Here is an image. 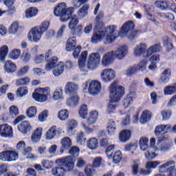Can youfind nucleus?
<instances>
[{"label":"nucleus","instance_id":"9b49d317","mask_svg":"<svg viewBox=\"0 0 176 176\" xmlns=\"http://www.w3.org/2000/svg\"><path fill=\"white\" fill-rule=\"evenodd\" d=\"M69 19V28L72 35L79 34L83 30V25L79 24V18L76 15H70Z\"/></svg>","mask_w":176,"mask_h":176},{"label":"nucleus","instance_id":"6ab92c4d","mask_svg":"<svg viewBox=\"0 0 176 176\" xmlns=\"http://www.w3.org/2000/svg\"><path fill=\"white\" fill-rule=\"evenodd\" d=\"M113 54H115L113 51H111L103 56L102 58V64L104 67H108V65H111V64L113 63Z\"/></svg>","mask_w":176,"mask_h":176},{"label":"nucleus","instance_id":"f8f14e48","mask_svg":"<svg viewBox=\"0 0 176 176\" xmlns=\"http://www.w3.org/2000/svg\"><path fill=\"white\" fill-rule=\"evenodd\" d=\"M175 162L170 160L160 166V173H168L167 176H176Z\"/></svg>","mask_w":176,"mask_h":176},{"label":"nucleus","instance_id":"4be33fe9","mask_svg":"<svg viewBox=\"0 0 176 176\" xmlns=\"http://www.w3.org/2000/svg\"><path fill=\"white\" fill-rule=\"evenodd\" d=\"M171 130V125H160L156 126L155 130V135H162V134H166L167 131H170Z\"/></svg>","mask_w":176,"mask_h":176},{"label":"nucleus","instance_id":"603ef678","mask_svg":"<svg viewBox=\"0 0 176 176\" xmlns=\"http://www.w3.org/2000/svg\"><path fill=\"white\" fill-rule=\"evenodd\" d=\"M9 50V48H8V46L3 45L0 48V57L1 61H5V58H6V56H8V52Z\"/></svg>","mask_w":176,"mask_h":176},{"label":"nucleus","instance_id":"c756f323","mask_svg":"<svg viewBox=\"0 0 176 176\" xmlns=\"http://www.w3.org/2000/svg\"><path fill=\"white\" fill-rule=\"evenodd\" d=\"M98 118V112L94 111L89 113L88 118L87 119V124L88 126H91L96 123L97 119Z\"/></svg>","mask_w":176,"mask_h":176},{"label":"nucleus","instance_id":"4c0bfd02","mask_svg":"<svg viewBox=\"0 0 176 176\" xmlns=\"http://www.w3.org/2000/svg\"><path fill=\"white\" fill-rule=\"evenodd\" d=\"M56 134H57L56 126H53L46 133L45 138L46 140H53V138L56 137Z\"/></svg>","mask_w":176,"mask_h":176},{"label":"nucleus","instance_id":"a19ab883","mask_svg":"<svg viewBox=\"0 0 176 176\" xmlns=\"http://www.w3.org/2000/svg\"><path fill=\"white\" fill-rule=\"evenodd\" d=\"M87 51L82 52L81 56L78 60V67L80 68H83L85 65H86V59L87 58Z\"/></svg>","mask_w":176,"mask_h":176},{"label":"nucleus","instance_id":"f257e3e1","mask_svg":"<svg viewBox=\"0 0 176 176\" xmlns=\"http://www.w3.org/2000/svg\"><path fill=\"white\" fill-rule=\"evenodd\" d=\"M102 17H104V12H100L96 18V30L91 38V43H94V45L102 41V38L105 36V32L107 33L105 43H112V42H113L119 35V31L116 30V25H110L106 29L104 28V23L100 21Z\"/></svg>","mask_w":176,"mask_h":176},{"label":"nucleus","instance_id":"0e129e2a","mask_svg":"<svg viewBox=\"0 0 176 176\" xmlns=\"http://www.w3.org/2000/svg\"><path fill=\"white\" fill-rule=\"evenodd\" d=\"M138 146V143H130L125 146V151H126V152H133V151L137 149Z\"/></svg>","mask_w":176,"mask_h":176},{"label":"nucleus","instance_id":"412c9836","mask_svg":"<svg viewBox=\"0 0 176 176\" xmlns=\"http://www.w3.org/2000/svg\"><path fill=\"white\" fill-rule=\"evenodd\" d=\"M159 52H162V46L160 44H155L148 48L146 55L144 56V58H148V57L152 56L153 53H159Z\"/></svg>","mask_w":176,"mask_h":176},{"label":"nucleus","instance_id":"7ed1b4c3","mask_svg":"<svg viewBox=\"0 0 176 176\" xmlns=\"http://www.w3.org/2000/svg\"><path fill=\"white\" fill-rule=\"evenodd\" d=\"M57 166L52 168V173L54 176H64L67 171L71 173L74 171L75 167V160L71 155L58 158L55 161Z\"/></svg>","mask_w":176,"mask_h":176},{"label":"nucleus","instance_id":"ea45409f","mask_svg":"<svg viewBox=\"0 0 176 176\" xmlns=\"http://www.w3.org/2000/svg\"><path fill=\"white\" fill-rule=\"evenodd\" d=\"M155 5L161 10H167L169 8L170 4L168 1H157L155 2Z\"/></svg>","mask_w":176,"mask_h":176},{"label":"nucleus","instance_id":"dca6fc26","mask_svg":"<svg viewBox=\"0 0 176 176\" xmlns=\"http://www.w3.org/2000/svg\"><path fill=\"white\" fill-rule=\"evenodd\" d=\"M0 135L3 138H8L13 136V130L12 126L8 125V124H3L0 125Z\"/></svg>","mask_w":176,"mask_h":176},{"label":"nucleus","instance_id":"473e14b6","mask_svg":"<svg viewBox=\"0 0 176 176\" xmlns=\"http://www.w3.org/2000/svg\"><path fill=\"white\" fill-rule=\"evenodd\" d=\"M87 146L91 151H96L98 148V140L96 138H91L88 140Z\"/></svg>","mask_w":176,"mask_h":176},{"label":"nucleus","instance_id":"f3484780","mask_svg":"<svg viewBox=\"0 0 176 176\" xmlns=\"http://www.w3.org/2000/svg\"><path fill=\"white\" fill-rule=\"evenodd\" d=\"M129 53V47L126 45H122L117 48V50L115 53V56L118 60H123Z\"/></svg>","mask_w":176,"mask_h":176},{"label":"nucleus","instance_id":"6e6552de","mask_svg":"<svg viewBox=\"0 0 176 176\" xmlns=\"http://www.w3.org/2000/svg\"><path fill=\"white\" fill-rule=\"evenodd\" d=\"M98 52L96 53H92L89 56L87 67L91 71H94V69H96L97 67H98V64H100L101 61L100 53H104V52H105V47H100L98 48Z\"/></svg>","mask_w":176,"mask_h":176},{"label":"nucleus","instance_id":"4d7b16f0","mask_svg":"<svg viewBox=\"0 0 176 176\" xmlns=\"http://www.w3.org/2000/svg\"><path fill=\"white\" fill-rule=\"evenodd\" d=\"M133 98H135V96L133 95L129 94V96H126L125 99L123 100L122 104L125 108H127L130 104H131V102L133 101Z\"/></svg>","mask_w":176,"mask_h":176},{"label":"nucleus","instance_id":"09e8293b","mask_svg":"<svg viewBox=\"0 0 176 176\" xmlns=\"http://www.w3.org/2000/svg\"><path fill=\"white\" fill-rule=\"evenodd\" d=\"M61 144L65 149H69V147L72 146V140L68 137L63 138L61 140Z\"/></svg>","mask_w":176,"mask_h":176},{"label":"nucleus","instance_id":"0eeeda50","mask_svg":"<svg viewBox=\"0 0 176 176\" xmlns=\"http://www.w3.org/2000/svg\"><path fill=\"white\" fill-rule=\"evenodd\" d=\"M123 94H124V88L118 85V82H113L110 85V98L112 102H119Z\"/></svg>","mask_w":176,"mask_h":176},{"label":"nucleus","instance_id":"79ce46f5","mask_svg":"<svg viewBox=\"0 0 176 176\" xmlns=\"http://www.w3.org/2000/svg\"><path fill=\"white\" fill-rule=\"evenodd\" d=\"M155 152L156 151H158L160 152H163V153L168 152V151L171 149V144H170V143L164 142L160 145L158 148L155 147Z\"/></svg>","mask_w":176,"mask_h":176},{"label":"nucleus","instance_id":"f03ea898","mask_svg":"<svg viewBox=\"0 0 176 176\" xmlns=\"http://www.w3.org/2000/svg\"><path fill=\"white\" fill-rule=\"evenodd\" d=\"M89 0H73V6L67 9V4L65 3H60L57 5L54 10V14L60 17V21L65 23L69 20V17L75 9L80 8L81 5L86 3Z\"/></svg>","mask_w":176,"mask_h":176},{"label":"nucleus","instance_id":"39448f33","mask_svg":"<svg viewBox=\"0 0 176 176\" xmlns=\"http://www.w3.org/2000/svg\"><path fill=\"white\" fill-rule=\"evenodd\" d=\"M79 87L78 84L74 82H68L66 83L65 87V93L69 94L70 98L67 100V105L69 107L78 105L79 102V97L78 96V89Z\"/></svg>","mask_w":176,"mask_h":176},{"label":"nucleus","instance_id":"a878e982","mask_svg":"<svg viewBox=\"0 0 176 176\" xmlns=\"http://www.w3.org/2000/svg\"><path fill=\"white\" fill-rule=\"evenodd\" d=\"M31 124L28 121H23L18 126V130L23 134H27V133L31 131Z\"/></svg>","mask_w":176,"mask_h":176},{"label":"nucleus","instance_id":"a18cd8bd","mask_svg":"<svg viewBox=\"0 0 176 176\" xmlns=\"http://www.w3.org/2000/svg\"><path fill=\"white\" fill-rule=\"evenodd\" d=\"M108 134L113 135L115 131H116V123L114 121L110 120L107 125Z\"/></svg>","mask_w":176,"mask_h":176},{"label":"nucleus","instance_id":"2eb2a0df","mask_svg":"<svg viewBox=\"0 0 176 176\" xmlns=\"http://www.w3.org/2000/svg\"><path fill=\"white\" fill-rule=\"evenodd\" d=\"M91 96H97L101 91V83L97 80H93L89 83L88 88Z\"/></svg>","mask_w":176,"mask_h":176},{"label":"nucleus","instance_id":"58836bf2","mask_svg":"<svg viewBox=\"0 0 176 176\" xmlns=\"http://www.w3.org/2000/svg\"><path fill=\"white\" fill-rule=\"evenodd\" d=\"M42 135V128H37L32 135L31 140L33 142H38Z\"/></svg>","mask_w":176,"mask_h":176},{"label":"nucleus","instance_id":"338daca9","mask_svg":"<svg viewBox=\"0 0 176 176\" xmlns=\"http://www.w3.org/2000/svg\"><path fill=\"white\" fill-rule=\"evenodd\" d=\"M79 148L76 147V146H73L70 148L69 153L70 155H72V156H74V157H76L78 156H79Z\"/></svg>","mask_w":176,"mask_h":176},{"label":"nucleus","instance_id":"4468645a","mask_svg":"<svg viewBox=\"0 0 176 176\" xmlns=\"http://www.w3.org/2000/svg\"><path fill=\"white\" fill-rule=\"evenodd\" d=\"M100 78L104 83H109V82H112L116 78V74L113 69L107 68L102 70Z\"/></svg>","mask_w":176,"mask_h":176},{"label":"nucleus","instance_id":"69168bd1","mask_svg":"<svg viewBox=\"0 0 176 176\" xmlns=\"http://www.w3.org/2000/svg\"><path fill=\"white\" fill-rule=\"evenodd\" d=\"M113 160L116 164L120 163V160H122V152L116 151L113 156Z\"/></svg>","mask_w":176,"mask_h":176},{"label":"nucleus","instance_id":"72a5a7b5","mask_svg":"<svg viewBox=\"0 0 176 176\" xmlns=\"http://www.w3.org/2000/svg\"><path fill=\"white\" fill-rule=\"evenodd\" d=\"M64 93V90H63V87H58L53 94V98L57 101L58 100H64V96L63 95Z\"/></svg>","mask_w":176,"mask_h":176},{"label":"nucleus","instance_id":"b1692460","mask_svg":"<svg viewBox=\"0 0 176 176\" xmlns=\"http://www.w3.org/2000/svg\"><path fill=\"white\" fill-rule=\"evenodd\" d=\"M57 64H58V58H57V56L50 58L48 60H47L45 70L52 71V69H53L57 65Z\"/></svg>","mask_w":176,"mask_h":176},{"label":"nucleus","instance_id":"c9c22d12","mask_svg":"<svg viewBox=\"0 0 176 176\" xmlns=\"http://www.w3.org/2000/svg\"><path fill=\"white\" fill-rule=\"evenodd\" d=\"M6 6L8 7V12L10 14H14L16 13V8L13 6L14 1L16 0H3Z\"/></svg>","mask_w":176,"mask_h":176},{"label":"nucleus","instance_id":"3c124183","mask_svg":"<svg viewBox=\"0 0 176 176\" xmlns=\"http://www.w3.org/2000/svg\"><path fill=\"white\" fill-rule=\"evenodd\" d=\"M69 116V112L67 109H62L58 112V118L60 120H67Z\"/></svg>","mask_w":176,"mask_h":176},{"label":"nucleus","instance_id":"ddd939ff","mask_svg":"<svg viewBox=\"0 0 176 176\" xmlns=\"http://www.w3.org/2000/svg\"><path fill=\"white\" fill-rule=\"evenodd\" d=\"M0 160L1 162H16L19 160V153L15 151L7 150L0 153Z\"/></svg>","mask_w":176,"mask_h":176},{"label":"nucleus","instance_id":"c03bdc74","mask_svg":"<svg viewBox=\"0 0 176 176\" xmlns=\"http://www.w3.org/2000/svg\"><path fill=\"white\" fill-rule=\"evenodd\" d=\"M164 93L165 96H173L176 93V86L175 85H168L164 87Z\"/></svg>","mask_w":176,"mask_h":176},{"label":"nucleus","instance_id":"e2e57ef3","mask_svg":"<svg viewBox=\"0 0 176 176\" xmlns=\"http://www.w3.org/2000/svg\"><path fill=\"white\" fill-rule=\"evenodd\" d=\"M30 71V66H23L16 73L17 76H24L25 74H28Z\"/></svg>","mask_w":176,"mask_h":176},{"label":"nucleus","instance_id":"37998d69","mask_svg":"<svg viewBox=\"0 0 176 176\" xmlns=\"http://www.w3.org/2000/svg\"><path fill=\"white\" fill-rule=\"evenodd\" d=\"M38 14V9L36 8L31 7L25 11V17L31 19L35 17Z\"/></svg>","mask_w":176,"mask_h":176},{"label":"nucleus","instance_id":"20e7f679","mask_svg":"<svg viewBox=\"0 0 176 176\" xmlns=\"http://www.w3.org/2000/svg\"><path fill=\"white\" fill-rule=\"evenodd\" d=\"M49 24V21H44L40 26L34 27L30 30L28 34V41L34 42V43H38L43 33L47 31Z\"/></svg>","mask_w":176,"mask_h":176},{"label":"nucleus","instance_id":"1a4fd4ad","mask_svg":"<svg viewBox=\"0 0 176 176\" xmlns=\"http://www.w3.org/2000/svg\"><path fill=\"white\" fill-rule=\"evenodd\" d=\"M135 25L132 21H126L121 28V34L128 36L129 39L133 41L137 36L138 31L135 30Z\"/></svg>","mask_w":176,"mask_h":176},{"label":"nucleus","instance_id":"a211bd4d","mask_svg":"<svg viewBox=\"0 0 176 176\" xmlns=\"http://www.w3.org/2000/svg\"><path fill=\"white\" fill-rule=\"evenodd\" d=\"M146 47H148V45L144 43H140L134 50L135 56H143V57L144 56H146Z\"/></svg>","mask_w":176,"mask_h":176},{"label":"nucleus","instance_id":"5701e85b","mask_svg":"<svg viewBox=\"0 0 176 176\" xmlns=\"http://www.w3.org/2000/svg\"><path fill=\"white\" fill-rule=\"evenodd\" d=\"M78 127V122L75 120H69L67 122V133L69 135H74V130Z\"/></svg>","mask_w":176,"mask_h":176},{"label":"nucleus","instance_id":"393cba45","mask_svg":"<svg viewBox=\"0 0 176 176\" xmlns=\"http://www.w3.org/2000/svg\"><path fill=\"white\" fill-rule=\"evenodd\" d=\"M16 69H17V66L16 64L13 63L11 60H6L4 65V71L8 72V74H13V72H16Z\"/></svg>","mask_w":176,"mask_h":176},{"label":"nucleus","instance_id":"bf43d9fd","mask_svg":"<svg viewBox=\"0 0 176 176\" xmlns=\"http://www.w3.org/2000/svg\"><path fill=\"white\" fill-rule=\"evenodd\" d=\"M148 64V60H141L137 65L136 68L138 71H145L146 69V65Z\"/></svg>","mask_w":176,"mask_h":176},{"label":"nucleus","instance_id":"9d476101","mask_svg":"<svg viewBox=\"0 0 176 176\" xmlns=\"http://www.w3.org/2000/svg\"><path fill=\"white\" fill-rule=\"evenodd\" d=\"M50 96V88H38L35 90V93L32 94L33 98L38 102H45Z\"/></svg>","mask_w":176,"mask_h":176},{"label":"nucleus","instance_id":"13d9d810","mask_svg":"<svg viewBox=\"0 0 176 176\" xmlns=\"http://www.w3.org/2000/svg\"><path fill=\"white\" fill-rule=\"evenodd\" d=\"M138 72V70L136 66H131L126 70L125 75L126 76H131L134 75V74H137Z\"/></svg>","mask_w":176,"mask_h":176},{"label":"nucleus","instance_id":"aec40b11","mask_svg":"<svg viewBox=\"0 0 176 176\" xmlns=\"http://www.w3.org/2000/svg\"><path fill=\"white\" fill-rule=\"evenodd\" d=\"M16 148L18 151L21 152L23 155H28L32 151V148L31 146H25V142L24 141H21L18 142L16 144Z\"/></svg>","mask_w":176,"mask_h":176},{"label":"nucleus","instance_id":"c85d7f7f","mask_svg":"<svg viewBox=\"0 0 176 176\" xmlns=\"http://www.w3.org/2000/svg\"><path fill=\"white\" fill-rule=\"evenodd\" d=\"M52 56V51L49 50L45 53V54H41L34 57V62L36 64H41V63H43L45 60L49 58Z\"/></svg>","mask_w":176,"mask_h":176},{"label":"nucleus","instance_id":"de8ad7c7","mask_svg":"<svg viewBox=\"0 0 176 176\" xmlns=\"http://www.w3.org/2000/svg\"><path fill=\"white\" fill-rule=\"evenodd\" d=\"M138 82L137 81H133L129 86V94L130 96H133V97H137V85Z\"/></svg>","mask_w":176,"mask_h":176},{"label":"nucleus","instance_id":"49530a36","mask_svg":"<svg viewBox=\"0 0 176 176\" xmlns=\"http://www.w3.org/2000/svg\"><path fill=\"white\" fill-rule=\"evenodd\" d=\"M30 82H31V79L26 76L16 80V86H27L30 84Z\"/></svg>","mask_w":176,"mask_h":176},{"label":"nucleus","instance_id":"680f3d73","mask_svg":"<svg viewBox=\"0 0 176 176\" xmlns=\"http://www.w3.org/2000/svg\"><path fill=\"white\" fill-rule=\"evenodd\" d=\"M21 53V52L20 51V50H13L10 54V58H11L12 60H17V58L20 57Z\"/></svg>","mask_w":176,"mask_h":176},{"label":"nucleus","instance_id":"5fc2aeb1","mask_svg":"<svg viewBox=\"0 0 176 176\" xmlns=\"http://www.w3.org/2000/svg\"><path fill=\"white\" fill-rule=\"evenodd\" d=\"M96 170L92 165H87L85 168V173L87 176H93Z\"/></svg>","mask_w":176,"mask_h":176},{"label":"nucleus","instance_id":"774afa93","mask_svg":"<svg viewBox=\"0 0 176 176\" xmlns=\"http://www.w3.org/2000/svg\"><path fill=\"white\" fill-rule=\"evenodd\" d=\"M17 30H19V23L14 22L9 28V34H16Z\"/></svg>","mask_w":176,"mask_h":176},{"label":"nucleus","instance_id":"bb28decb","mask_svg":"<svg viewBox=\"0 0 176 176\" xmlns=\"http://www.w3.org/2000/svg\"><path fill=\"white\" fill-rule=\"evenodd\" d=\"M64 63L59 62L54 68H53V74L56 76H60L64 72Z\"/></svg>","mask_w":176,"mask_h":176},{"label":"nucleus","instance_id":"f704fd0d","mask_svg":"<svg viewBox=\"0 0 176 176\" xmlns=\"http://www.w3.org/2000/svg\"><path fill=\"white\" fill-rule=\"evenodd\" d=\"M76 46V38L72 37L67 40L66 44V50L67 52H72V50H75V47Z\"/></svg>","mask_w":176,"mask_h":176},{"label":"nucleus","instance_id":"cd10ccee","mask_svg":"<svg viewBox=\"0 0 176 176\" xmlns=\"http://www.w3.org/2000/svg\"><path fill=\"white\" fill-rule=\"evenodd\" d=\"M131 137V131L130 130H123L120 133L119 140L121 142H126L130 140Z\"/></svg>","mask_w":176,"mask_h":176},{"label":"nucleus","instance_id":"7c9ffc66","mask_svg":"<svg viewBox=\"0 0 176 176\" xmlns=\"http://www.w3.org/2000/svg\"><path fill=\"white\" fill-rule=\"evenodd\" d=\"M90 8V5L86 3L78 11V16L80 19H85L87 14H89V9Z\"/></svg>","mask_w":176,"mask_h":176},{"label":"nucleus","instance_id":"e433bc0d","mask_svg":"<svg viewBox=\"0 0 176 176\" xmlns=\"http://www.w3.org/2000/svg\"><path fill=\"white\" fill-rule=\"evenodd\" d=\"M151 116H152L151 114V111H149L148 110L143 111L142 114L140 118V123L144 124V123H146V122H149V120H151Z\"/></svg>","mask_w":176,"mask_h":176},{"label":"nucleus","instance_id":"423d86ee","mask_svg":"<svg viewBox=\"0 0 176 176\" xmlns=\"http://www.w3.org/2000/svg\"><path fill=\"white\" fill-rule=\"evenodd\" d=\"M148 142H149V140L147 138H141L139 141V145L140 148V151H142L145 153V156L148 160H152V159H155L157 156V154L155 153L156 149L155 147H149L148 146Z\"/></svg>","mask_w":176,"mask_h":176},{"label":"nucleus","instance_id":"864d4df0","mask_svg":"<svg viewBox=\"0 0 176 176\" xmlns=\"http://www.w3.org/2000/svg\"><path fill=\"white\" fill-rule=\"evenodd\" d=\"M28 94V89L27 87H22L17 89L16 96L17 97H24Z\"/></svg>","mask_w":176,"mask_h":176},{"label":"nucleus","instance_id":"6e6d98bb","mask_svg":"<svg viewBox=\"0 0 176 176\" xmlns=\"http://www.w3.org/2000/svg\"><path fill=\"white\" fill-rule=\"evenodd\" d=\"M164 46H165L167 50H171L173 49V43H171V40L168 36H164Z\"/></svg>","mask_w":176,"mask_h":176},{"label":"nucleus","instance_id":"8fccbe9b","mask_svg":"<svg viewBox=\"0 0 176 176\" xmlns=\"http://www.w3.org/2000/svg\"><path fill=\"white\" fill-rule=\"evenodd\" d=\"M87 105H81L78 111L80 117L82 119H86V118H87Z\"/></svg>","mask_w":176,"mask_h":176},{"label":"nucleus","instance_id":"052dcab7","mask_svg":"<svg viewBox=\"0 0 176 176\" xmlns=\"http://www.w3.org/2000/svg\"><path fill=\"white\" fill-rule=\"evenodd\" d=\"M28 118H34L36 116V107H31L26 111Z\"/></svg>","mask_w":176,"mask_h":176},{"label":"nucleus","instance_id":"2f4dec72","mask_svg":"<svg viewBox=\"0 0 176 176\" xmlns=\"http://www.w3.org/2000/svg\"><path fill=\"white\" fill-rule=\"evenodd\" d=\"M171 76V71L169 69H165L164 72L161 74V77L159 79V82L162 83H167L170 80V77Z\"/></svg>","mask_w":176,"mask_h":176}]
</instances>
